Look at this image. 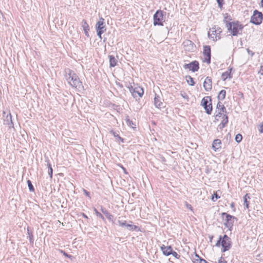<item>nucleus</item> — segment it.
Here are the masks:
<instances>
[{
  "instance_id": "obj_16",
  "label": "nucleus",
  "mask_w": 263,
  "mask_h": 263,
  "mask_svg": "<svg viewBox=\"0 0 263 263\" xmlns=\"http://www.w3.org/2000/svg\"><path fill=\"white\" fill-rule=\"evenodd\" d=\"M81 25H82V27H83V29L84 31L85 35L87 36V37H88L89 36L88 31L89 30V25L87 24V22L85 20H83L82 22Z\"/></svg>"
},
{
  "instance_id": "obj_57",
  "label": "nucleus",
  "mask_w": 263,
  "mask_h": 263,
  "mask_svg": "<svg viewBox=\"0 0 263 263\" xmlns=\"http://www.w3.org/2000/svg\"><path fill=\"white\" fill-rule=\"evenodd\" d=\"M213 236H212L211 237H210V241H212V239L213 238Z\"/></svg>"
},
{
  "instance_id": "obj_44",
  "label": "nucleus",
  "mask_w": 263,
  "mask_h": 263,
  "mask_svg": "<svg viewBox=\"0 0 263 263\" xmlns=\"http://www.w3.org/2000/svg\"><path fill=\"white\" fill-rule=\"evenodd\" d=\"M247 51L251 57H253L254 54V53L252 51L250 50L249 48L247 49Z\"/></svg>"
},
{
  "instance_id": "obj_21",
  "label": "nucleus",
  "mask_w": 263,
  "mask_h": 263,
  "mask_svg": "<svg viewBox=\"0 0 263 263\" xmlns=\"http://www.w3.org/2000/svg\"><path fill=\"white\" fill-rule=\"evenodd\" d=\"M109 59L110 67H115L117 64V60L116 59L115 57L112 55H109Z\"/></svg>"
},
{
  "instance_id": "obj_7",
  "label": "nucleus",
  "mask_w": 263,
  "mask_h": 263,
  "mask_svg": "<svg viewBox=\"0 0 263 263\" xmlns=\"http://www.w3.org/2000/svg\"><path fill=\"white\" fill-rule=\"evenodd\" d=\"M221 32V30L220 28L217 29H216L215 28H212L208 32V35L210 38L215 41L220 39V34Z\"/></svg>"
},
{
  "instance_id": "obj_1",
  "label": "nucleus",
  "mask_w": 263,
  "mask_h": 263,
  "mask_svg": "<svg viewBox=\"0 0 263 263\" xmlns=\"http://www.w3.org/2000/svg\"><path fill=\"white\" fill-rule=\"evenodd\" d=\"M64 73L65 79L72 87L77 89H81L83 87L82 82L73 71L69 68H66L64 70Z\"/></svg>"
},
{
  "instance_id": "obj_12",
  "label": "nucleus",
  "mask_w": 263,
  "mask_h": 263,
  "mask_svg": "<svg viewBox=\"0 0 263 263\" xmlns=\"http://www.w3.org/2000/svg\"><path fill=\"white\" fill-rule=\"evenodd\" d=\"M96 30L100 31L103 30V32L106 31L105 25H104V20L102 17L100 18L99 21L96 25Z\"/></svg>"
},
{
  "instance_id": "obj_34",
  "label": "nucleus",
  "mask_w": 263,
  "mask_h": 263,
  "mask_svg": "<svg viewBox=\"0 0 263 263\" xmlns=\"http://www.w3.org/2000/svg\"><path fill=\"white\" fill-rule=\"evenodd\" d=\"M219 198H220V196L217 194V193H214V195H213L212 200L213 201H215L216 200H217V199H218Z\"/></svg>"
},
{
  "instance_id": "obj_20",
  "label": "nucleus",
  "mask_w": 263,
  "mask_h": 263,
  "mask_svg": "<svg viewBox=\"0 0 263 263\" xmlns=\"http://www.w3.org/2000/svg\"><path fill=\"white\" fill-rule=\"evenodd\" d=\"M231 69H230L229 71H227L222 73L221 75V79L225 81L228 78H229L230 79H231L232 76L231 74Z\"/></svg>"
},
{
  "instance_id": "obj_49",
  "label": "nucleus",
  "mask_w": 263,
  "mask_h": 263,
  "mask_svg": "<svg viewBox=\"0 0 263 263\" xmlns=\"http://www.w3.org/2000/svg\"><path fill=\"white\" fill-rule=\"evenodd\" d=\"M186 207L190 209L191 211L193 210V208L191 204H189L188 203L186 204Z\"/></svg>"
},
{
  "instance_id": "obj_10",
  "label": "nucleus",
  "mask_w": 263,
  "mask_h": 263,
  "mask_svg": "<svg viewBox=\"0 0 263 263\" xmlns=\"http://www.w3.org/2000/svg\"><path fill=\"white\" fill-rule=\"evenodd\" d=\"M216 112H217V114L216 115L215 117L217 120H219L218 118L221 117L222 115L224 112H226V107L220 101H218L217 103Z\"/></svg>"
},
{
  "instance_id": "obj_36",
  "label": "nucleus",
  "mask_w": 263,
  "mask_h": 263,
  "mask_svg": "<svg viewBox=\"0 0 263 263\" xmlns=\"http://www.w3.org/2000/svg\"><path fill=\"white\" fill-rule=\"evenodd\" d=\"M27 231H28V234L29 235L28 237L29 238L30 241V242H33V235L32 234L30 233L28 228L27 229Z\"/></svg>"
},
{
  "instance_id": "obj_31",
  "label": "nucleus",
  "mask_w": 263,
  "mask_h": 263,
  "mask_svg": "<svg viewBox=\"0 0 263 263\" xmlns=\"http://www.w3.org/2000/svg\"><path fill=\"white\" fill-rule=\"evenodd\" d=\"M221 116H222V120L221 122H222L223 123H224L225 124H227L228 122V116L224 114H222Z\"/></svg>"
},
{
  "instance_id": "obj_47",
  "label": "nucleus",
  "mask_w": 263,
  "mask_h": 263,
  "mask_svg": "<svg viewBox=\"0 0 263 263\" xmlns=\"http://www.w3.org/2000/svg\"><path fill=\"white\" fill-rule=\"evenodd\" d=\"M259 132L260 133H263V122L262 124L260 125V128L259 129Z\"/></svg>"
},
{
  "instance_id": "obj_38",
  "label": "nucleus",
  "mask_w": 263,
  "mask_h": 263,
  "mask_svg": "<svg viewBox=\"0 0 263 263\" xmlns=\"http://www.w3.org/2000/svg\"><path fill=\"white\" fill-rule=\"evenodd\" d=\"M110 133L111 134H112L115 137H117L119 139H121V138L119 136V135L118 134H117V133L114 132L113 130H111L110 132Z\"/></svg>"
},
{
  "instance_id": "obj_24",
  "label": "nucleus",
  "mask_w": 263,
  "mask_h": 263,
  "mask_svg": "<svg viewBox=\"0 0 263 263\" xmlns=\"http://www.w3.org/2000/svg\"><path fill=\"white\" fill-rule=\"evenodd\" d=\"M126 228L129 231H138V230H139L138 227H137L135 225H134V224H129V223H128L127 225H126Z\"/></svg>"
},
{
  "instance_id": "obj_25",
  "label": "nucleus",
  "mask_w": 263,
  "mask_h": 263,
  "mask_svg": "<svg viewBox=\"0 0 263 263\" xmlns=\"http://www.w3.org/2000/svg\"><path fill=\"white\" fill-rule=\"evenodd\" d=\"M226 95V91L225 90H221L218 96V98L219 100H223L225 97Z\"/></svg>"
},
{
  "instance_id": "obj_17",
  "label": "nucleus",
  "mask_w": 263,
  "mask_h": 263,
  "mask_svg": "<svg viewBox=\"0 0 263 263\" xmlns=\"http://www.w3.org/2000/svg\"><path fill=\"white\" fill-rule=\"evenodd\" d=\"M221 142L219 139H215L213 141L212 144V147L215 151L221 148Z\"/></svg>"
},
{
  "instance_id": "obj_3",
  "label": "nucleus",
  "mask_w": 263,
  "mask_h": 263,
  "mask_svg": "<svg viewBox=\"0 0 263 263\" xmlns=\"http://www.w3.org/2000/svg\"><path fill=\"white\" fill-rule=\"evenodd\" d=\"M166 12L161 10H157L153 16V24L154 26H163V22L165 20Z\"/></svg>"
},
{
  "instance_id": "obj_8",
  "label": "nucleus",
  "mask_w": 263,
  "mask_h": 263,
  "mask_svg": "<svg viewBox=\"0 0 263 263\" xmlns=\"http://www.w3.org/2000/svg\"><path fill=\"white\" fill-rule=\"evenodd\" d=\"M221 246L222 247V252H226L229 250L231 246V239L227 235H224L222 237Z\"/></svg>"
},
{
  "instance_id": "obj_22",
  "label": "nucleus",
  "mask_w": 263,
  "mask_h": 263,
  "mask_svg": "<svg viewBox=\"0 0 263 263\" xmlns=\"http://www.w3.org/2000/svg\"><path fill=\"white\" fill-rule=\"evenodd\" d=\"M209 99H210V101H211V99H210V97H204L202 99L201 104L204 107V108H205V107H206V106L210 103Z\"/></svg>"
},
{
  "instance_id": "obj_19",
  "label": "nucleus",
  "mask_w": 263,
  "mask_h": 263,
  "mask_svg": "<svg viewBox=\"0 0 263 263\" xmlns=\"http://www.w3.org/2000/svg\"><path fill=\"white\" fill-rule=\"evenodd\" d=\"M101 211L106 216V217L110 221H112L113 219V215H112L111 214H110L106 210V209L101 207Z\"/></svg>"
},
{
  "instance_id": "obj_18",
  "label": "nucleus",
  "mask_w": 263,
  "mask_h": 263,
  "mask_svg": "<svg viewBox=\"0 0 263 263\" xmlns=\"http://www.w3.org/2000/svg\"><path fill=\"white\" fill-rule=\"evenodd\" d=\"M154 104L157 108H160L162 104L160 97L157 95H155V97L154 98Z\"/></svg>"
},
{
  "instance_id": "obj_56",
  "label": "nucleus",
  "mask_w": 263,
  "mask_h": 263,
  "mask_svg": "<svg viewBox=\"0 0 263 263\" xmlns=\"http://www.w3.org/2000/svg\"><path fill=\"white\" fill-rule=\"evenodd\" d=\"M127 122H128V123H129V124H130V122H132L131 121H129V119H128V120H127Z\"/></svg>"
},
{
  "instance_id": "obj_11",
  "label": "nucleus",
  "mask_w": 263,
  "mask_h": 263,
  "mask_svg": "<svg viewBox=\"0 0 263 263\" xmlns=\"http://www.w3.org/2000/svg\"><path fill=\"white\" fill-rule=\"evenodd\" d=\"M6 112L5 111H3V117L4 119V124L5 125H8L10 127L11 126H13V123L12 120V116L10 112L8 113L5 116Z\"/></svg>"
},
{
  "instance_id": "obj_33",
  "label": "nucleus",
  "mask_w": 263,
  "mask_h": 263,
  "mask_svg": "<svg viewBox=\"0 0 263 263\" xmlns=\"http://www.w3.org/2000/svg\"><path fill=\"white\" fill-rule=\"evenodd\" d=\"M94 211L95 212V213L98 217H99L102 220H104L103 216L100 212H99L96 209H94Z\"/></svg>"
},
{
  "instance_id": "obj_15",
  "label": "nucleus",
  "mask_w": 263,
  "mask_h": 263,
  "mask_svg": "<svg viewBox=\"0 0 263 263\" xmlns=\"http://www.w3.org/2000/svg\"><path fill=\"white\" fill-rule=\"evenodd\" d=\"M161 249L163 252V253L166 256H168L172 253L173 249L171 246H165L164 245H162L161 247Z\"/></svg>"
},
{
  "instance_id": "obj_37",
  "label": "nucleus",
  "mask_w": 263,
  "mask_h": 263,
  "mask_svg": "<svg viewBox=\"0 0 263 263\" xmlns=\"http://www.w3.org/2000/svg\"><path fill=\"white\" fill-rule=\"evenodd\" d=\"M221 240H222V237H221V236H220L218 240L217 241V242L216 243V246L220 247V245H221Z\"/></svg>"
},
{
  "instance_id": "obj_5",
  "label": "nucleus",
  "mask_w": 263,
  "mask_h": 263,
  "mask_svg": "<svg viewBox=\"0 0 263 263\" xmlns=\"http://www.w3.org/2000/svg\"><path fill=\"white\" fill-rule=\"evenodd\" d=\"M263 19V15L261 12L255 10L253 15L251 17L250 22L255 25H259L261 23Z\"/></svg>"
},
{
  "instance_id": "obj_6",
  "label": "nucleus",
  "mask_w": 263,
  "mask_h": 263,
  "mask_svg": "<svg viewBox=\"0 0 263 263\" xmlns=\"http://www.w3.org/2000/svg\"><path fill=\"white\" fill-rule=\"evenodd\" d=\"M130 93L132 94L134 98L141 97L144 93L143 88L140 86H136L133 87V86L128 87Z\"/></svg>"
},
{
  "instance_id": "obj_46",
  "label": "nucleus",
  "mask_w": 263,
  "mask_h": 263,
  "mask_svg": "<svg viewBox=\"0 0 263 263\" xmlns=\"http://www.w3.org/2000/svg\"><path fill=\"white\" fill-rule=\"evenodd\" d=\"M191 41H186L183 43V45L185 46L186 45H189V44H191Z\"/></svg>"
},
{
  "instance_id": "obj_4",
  "label": "nucleus",
  "mask_w": 263,
  "mask_h": 263,
  "mask_svg": "<svg viewBox=\"0 0 263 263\" xmlns=\"http://www.w3.org/2000/svg\"><path fill=\"white\" fill-rule=\"evenodd\" d=\"M222 217L224 220V225L231 230L233 226L234 220L236 219V217L226 213H222Z\"/></svg>"
},
{
  "instance_id": "obj_27",
  "label": "nucleus",
  "mask_w": 263,
  "mask_h": 263,
  "mask_svg": "<svg viewBox=\"0 0 263 263\" xmlns=\"http://www.w3.org/2000/svg\"><path fill=\"white\" fill-rule=\"evenodd\" d=\"M205 110L206 112L208 115H210L211 114L212 110V103H210L209 105L206 106V107H205Z\"/></svg>"
},
{
  "instance_id": "obj_45",
  "label": "nucleus",
  "mask_w": 263,
  "mask_h": 263,
  "mask_svg": "<svg viewBox=\"0 0 263 263\" xmlns=\"http://www.w3.org/2000/svg\"><path fill=\"white\" fill-rule=\"evenodd\" d=\"M218 263H227V262L224 259V258L221 257L218 260Z\"/></svg>"
},
{
  "instance_id": "obj_53",
  "label": "nucleus",
  "mask_w": 263,
  "mask_h": 263,
  "mask_svg": "<svg viewBox=\"0 0 263 263\" xmlns=\"http://www.w3.org/2000/svg\"><path fill=\"white\" fill-rule=\"evenodd\" d=\"M82 215L83 217L85 218H88V217L86 215H85L84 213H82Z\"/></svg>"
},
{
  "instance_id": "obj_48",
  "label": "nucleus",
  "mask_w": 263,
  "mask_h": 263,
  "mask_svg": "<svg viewBox=\"0 0 263 263\" xmlns=\"http://www.w3.org/2000/svg\"><path fill=\"white\" fill-rule=\"evenodd\" d=\"M83 192L84 194L87 196L89 197L90 193L88 191H87L86 190H83Z\"/></svg>"
},
{
  "instance_id": "obj_30",
  "label": "nucleus",
  "mask_w": 263,
  "mask_h": 263,
  "mask_svg": "<svg viewBox=\"0 0 263 263\" xmlns=\"http://www.w3.org/2000/svg\"><path fill=\"white\" fill-rule=\"evenodd\" d=\"M27 184L29 191L30 192H33L34 191V187L32 184L31 181L30 180H27Z\"/></svg>"
},
{
  "instance_id": "obj_39",
  "label": "nucleus",
  "mask_w": 263,
  "mask_h": 263,
  "mask_svg": "<svg viewBox=\"0 0 263 263\" xmlns=\"http://www.w3.org/2000/svg\"><path fill=\"white\" fill-rule=\"evenodd\" d=\"M97 35L99 36L100 39H102V34L103 33V30L97 31Z\"/></svg>"
},
{
  "instance_id": "obj_43",
  "label": "nucleus",
  "mask_w": 263,
  "mask_h": 263,
  "mask_svg": "<svg viewBox=\"0 0 263 263\" xmlns=\"http://www.w3.org/2000/svg\"><path fill=\"white\" fill-rule=\"evenodd\" d=\"M226 125V124L223 123L222 122H221L220 124L219 125L218 127L219 129H222L225 127Z\"/></svg>"
},
{
  "instance_id": "obj_13",
  "label": "nucleus",
  "mask_w": 263,
  "mask_h": 263,
  "mask_svg": "<svg viewBox=\"0 0 263 263\" xmlns=\"http://www.w3.org/2000/svg\"><path fill=\"white\" fill-rule=\"evenodd\" d=\"M212 79L210 77H207L203 83V87L206 91H209L212 89Z\"/></svg>"
},
{
  "instance_id": "obj_2",
  "label": "nucleus",
  "mask_w": 263,
  "mask_h": 263,
  "mask_svg": "<svg viewBox=\"0 0 263 263\" xmlns=\"http://www.w3.org/2000/svg\"><path fill=\"white\" fill-rule=\"evenodd\" d=\"M223 21L227 23L226 17ZM226 26L229 31L231 30L232 31V34L234 36L237 35L239 32L241 31L243 27L242 25L240 24L238 22L227 23Z\"/></svg>"
},
{
  "instance_id": "obj_23",
  "label": "nucleus",
  "mask_w": 263,
  "mask_h": 263,
  "mask_svg": "<svg viewBox=\"0 0 263 263\" xmlns=\"http://www.w3.org/2000/svg\"><path fill=\"white\" fill-rule=\"evenodd\" d=\"M248 199H250V197L248 194H246L243 197V205L246 209L249 208V202L248 201Z\"/></svg>"
},
{
  "instance_id": "obj_14",
  "label": "nucleus",
  "mask_w": 263,
  "mask_h": 263,
  "mask_svg": "<svg viewBox=\"0 0 263 263\" xmlns=\"http://www.w3.org/2000/svg\"><path fill=\"white\" fill-rule=\"evenodd\" d=\"M203 54L205 55L208 59H206V62L208 63H210L211 62V48L209 46H204L203 49Z\"/></svg>"
},
{
  "instance_id": "obj_32",
  "label": "nucleus",
  "mask_w": 263,
  "mask_h": 263,
  "mask_svg": "<svg viewBox=\"0 0 263 263\" xmlns=\"http://www.w3.org/2000/svg\"><path fill=\"white\" fill-rule=\"evenodd\" d=\"M242 136L240 134H237L235 136V141L237 143H239L242 140Z\"/></svg>"
},
{
  "instance_id": "obj_51",
  "label": "nucleus",
  "mask_w": 263,
  "mask_h": 263,
  "mask_svg": "<svg viewBox=\"0 0 263 263\" xmlns=\"http://www.w3.org/2000/svg\"><path fill=\"white\" fill-rule=\"evenodd\" d=\"M64 255L65 256H66V257H68V258H70V257H71V256L70 255H68V254H67V253H65V252H64Z\"/></svg>"
},
{
  "instance_id": "obj_54",
  "label": "nucleus",
  "mask_w": 263,
  "mask_h": 263,
  "mask_svg": "<svg viewBox=\"0 0 263 263\" xmlns=\"http://www.w3.org/2000/svg\"><path fill=\"white\" fill-rule=\"evenodd\" d=\"M182 96L184 98H186L187 97V95H185V94L184 95H182Z\"/></svg>"
},
{
  "instance_id": "obj_9",
  "label": "nucleus",
  "mask_w": 263,
  "mask_h": 263,
  "mask_svg": "<svg viewBox=\"0 0 263 263\" xmlns=\"http://www.w3.org/2000/svg\"><path fill=\"white\" fill-rule=\"evenodd\" d=\"M183 67L184 69H189L193 72L197 71L199 68V63L197 61H194L189 64H185Z\"/></svg>"
},
{
  "instance_id": "obj_29",
  "label": "nucleus",
  "mask_w": 263,
  "mask_h": 263,
  "mask_svg": "<svg viewBox=\"0 0 263 263\" xmlns=\"http://www.w3.org/2000/svg\"><path fill=\"white\" fill-rule=\"evenodd\" d=\"M186 78H187V79H186L187 83L191 86H194L195 82L194 81L193 78H192L191 76H188Z\"/></svg>"
},
{
  "instance_id": "obj_50",
  "label": "nucleus",
  "mask_w": 263,
  "mask_h": 263,
  "mask_svg": "<svg viewBox=\"0 0 263 263\" xmlns=\"http://www.w3.org/2000/svg\"><path fill=\"white\" fill-rule=\"evenodd\" d=\"M193 259H194L193 262L194 263H199L198 258L196 257V258H194Z\"/></svg>"
},
{
  "instance_id": "obj_26",
  "label": "nucleus",
  "mask_w": 263,
  "mask_h": 263,
  "mask_svg": "<svg viewBox=\"0 0 263 263\" xmlns=\"http://www.w3.org/2000/svg\"><path fill=\"white\" fill-rule=\"evenodd\" d=\"M47 162L48 169V174L50 176V178L51 179L52 178L53 170L52 168L51 165L50 163L49 160H47Z\"/></svg>"
},
{
  "instance_id": "obj_40",
  "label": "nucleus",
  "mask_w": 263,
  "mask_h": 263,
  "mask_svg": "<svg viewBox=\"0 0 263 263\" xmlns=\"http://www.w3.org/2000/svg\"><path fill=\"white\" fill-rule=\"evenodd\" d=\"M258 73L263 76V63L260 65V70L258 71Z\"/></svg>"
},
{
  "instance_id": "obj_35",
  "label": "nucleus",
  "mask_w": 263,
  "mask_h": 263,
  "mask_svg": "<svg viewBox=\"0 0 263 263\" xmlns=\"http://www.w3.org/2000/svg\"><path fill=\"white\" fill-rule=\"evenodd\" d=\"M171 254L173 255V256H174L176 258L179 259L180 257V255H179L175 251H172V253Z\"/></svg>"
},
{
  "instance_id": "obj_42",
  "label": "nucleus",
  "mask_w": 263,
  "mask_h": 263,
  "mask_svg": "<svg viewBox=\"0 0 263 263\" xmlns=\"http://www.w3.org/2000/svg\"><path fill=\"white\" fill-rule=\"evenodd\" d=\"M226 125V124L223 123L222 122H221L220 124L219 125L218 127L219 129H222L225 127Z\"/></svg>"
},
{
  "instance_id": "obj_28",
  "label": "nucleus",
  "mask_w": 263,
  "mask_h": 263,
  "mask_svg": "<svg viewBox=\"0 0 263 263\" xmlns=\"http://www.w3.org/2000/svg\"><path fill=\"white\" fill-rule=\"evenodd\" d=\"M118 224L119 226H120L121 227H126V225H127V223L126 222V221L125 220H118Z\"/></svg>"
},
{
  "instance_id": "obj_55",
  "label": "nucleus",
  "mask_w": 263,
  "mask_h": 263,
  "mask_svg": "<svg viewBox=\"0 0 263 263\" xmlns=\"http://www.w3.org/2000/svg\"><path fill=\"white\" fill-rule=\"evenodd\" d=\"M261 6L263 7V0H261Z\"/></svg>"
},
{
  "instance_id": "obj_52",
  "label": "nucleus",
  "mask_w": 263,
  "mask_h": 263,
  "mask_svg": "<svg viewBox=\"0 0 263 263\" xmlns=\"http://www.w3.org/2000/svg\"><path fill=\"white\" fill-rule=\"evenodd\" d=\"M234 206H235V204H234V202H232V203H231V207L232 208H234Z\"/></svg>"
},
{
  "instance_id": "obj_41",
  "label": "nucleus",
  "mask_w": 263,
  "mask_h": 263,
  "mask_svg": "<svg viewBox=\"0 0 263 263\" xmlns=\"http://www.w3.org/2000/svg\"><path fill=\"white\" fill-rule=\"evenodd\" d=\"M223 0H217V3L220 8L222 7L223 5Z\"/></svg>"
}]
</instances>
